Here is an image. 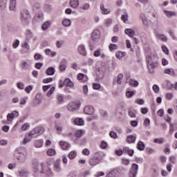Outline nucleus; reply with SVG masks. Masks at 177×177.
Instances as JSON below:
<instances>
[{"instance_id":"nucleus-1","label":"nucleus","mask_w":177,"mask_h":177,"mask_svg":"<svg viewBox=\"0 0 177 177\" xmlns=\"http://www.w3.org/2000/svg\"><path fill=\"white\" fill-rule=\"evenodd\" d=\"M45 129L42 127H37L30 131L28 136H26L22 141L23 145H27L29 142H31L32 138H37L39 135H42Z\"/></svg>"},{"instance_id":"nucleus-2","label":"nucleus","mask_w":177,"mask_h":177,"mask_svg":"<svg viewBox=\"0 0 177 177\" xmlns=\"http://www.w3.org/2000/svg\"><path fill=\"white\" fill-rule=\"evenodd\" d=\"M106 156V154L103 151H97L94 155L88 160V163L91 167H95L97 164H100L103 161V158Z\"/></svg>"},{"instance_id":"nucleus-3","label":"nucleus","mask_w":177,"mask_h":177,"mask_svg":"<svg viewBox=\"0 0 177 177\" xmlns=\"http://www.w3.org/2000/svg\"><path fill=\"white\" fill-rule=\"evenodd\" d=\"M15 153L17 155V158L21 164H23V162H26V160H27V157L28 156V152L27 151V148L24 147H18L15 150Z\"/></svg>"},{"instance_id":"nucleus-4","label":"nucleus","mask_w":177,"mask_h":177,"mask_svg":"<svg viewBox=\"0 0 177 177\" xmlns=\"http://www.w3.org/2000/svg\"><path fill=\"white\" fill-rule=\"evenodd\" d=\"M28 17H29L28 10L26 9L22 10L21 11V20L24 26H27V24H28L29 23Z\"/></svg>"},{"instance_id":"nucleus-5","label":"nucleus","mask_w":177,"mask_h":177,"mask_svg":"<svg viewBox=\"0 0 177 177\" xmlns=\"http://www.w3.org/2000/svg\"><path fill=\"white\" fill-rule=\"evenodd\" d=\"M121 175H122V170L120 168H116L109 171L106 175V177H120Z\"/></svg>"},{"instance_id":"nucleus-6","label":"nucleus","mask_w":177,"mask_h":177,"mask_svg":"<svg viewBox=\"0 0 177 177\" xmlns=\"http://www.w3.org/2000/svg\"><path fill=\"white\" fill-rule=\"evenodd\" d=\"M147 61L148 62L147 67L149 72L150 74H153L154 73V68L157 67V63L151 62V58H150V56L147 57Z\"/></svg>"},{"instance_id":"nucleus-7","label":"nucleus","mask_w":177,"mask_h":177,"mask_svg":"<svg viewBox=\"0 0 177 177\" xmlns=\"http://www.w3.org/2000/svg\"><path fill=\"white\" fill-rule=\"evenodd\" d=\"M139 169V165L136 163L131 165V168L129 171V177H136L138 175V171Z\"/></svg>"},{"instance_id":"nucleus-8","label":"nucleus","mask_w":177,"mask_h":177,"mask_svg":"<svg viewBox=\"0 0 177 177\" xmlns=\"http://www.w3.org/2000/svg\"><path fill=\"white\" fill-rule=\"evenodd\" d=\"M39 167H41V163H39V161L37 158H34L32 160V169L35 172V174H37V172H39Z\"/></svg>"},{"instance_id":"nucleus-9","label":"nucleus","mask_w":177,"mask_h":177,"mask_svg":"<svg viewBox=\"0 0 177 177\" xmlns=\"http://www.w3.org/2000/svg\"><path fill=\"white\" fill-rule=\"evenodd\" d=\"M41 170L39 171V174H44V175H46V176H50L52 175V169L49 167H47L46 169H44V165L43 162L40 164Z\"/></svg>"},{"instance_id":"nucleus-10","label":"nucleus","mask_w":177,"mask_h":177,"mask_svg":"<svg viewBox=\"0 0 177 177\" xmlns=\"http://www.w3.org/2000/svg\"><path fill=\"white\" fill-rule=\"evenodd\" d=\"M67 109L69 111H75V110L80 109V104L74 102H70L67 106Z\"/></svg>"},{"instance_id":"nucleus-11","label":"nucleus","mask_w":177,"mask_h":177,"mask_svg":"<svg viewBox=\"0 0 177 177\" xmlns=\"http://www.w3.org/2000/svg\"><path fill=\"white\" fill-rule=\"evenodd\" d=\"M91 38H92L93 41L97 42V41H99V39H100V31L97 29L94 30L93 31Z\"/></svg>"},{"instance_id":"nucleus-12","label":"nucleus","mask_w":177,"mask_h":177,"mask_svg":"<svg viewBox=\"0 0 177 177\" xmlns=\"http://www.w3.org/2000/svg\"><path fill=\"white\" fill-rule=\"evenodd\" d=\"M84 114H87L88 115H92L95 113V109L93 106L91 105H87L84 109Z\"/></svg>"},{"instance_id":"nucleus-13","label":"nucleus","mask_w":177,"mask_h":177,"mask_svg":"<svg viewBox=\"0 0 177 177\" xmlns=\"http://www.w3.org/2000/svg\"><path fill=\"white\" fill-rule=\"evenodd\" d=\"M72 122L75 124V125H78L79 127H82L85 124V121H84L83 118H76L72 119Z\"/></svg>"},{"instance_id":"nucleus-14","label":"nucleus","mask_w":177,"mask_h":177,"mask_svg":"<svg viewBox=\"0 0 177 177\" xmlns=\"http://www.w3.org/2000/svg\"><path fill=\"white\" fill-rule=\"evenodd\" d=\"M59 145L62 150H68L71 147V145L66 141H59Z\"/></svg>"},{"instance_id":"nucleus-15","label":"nucleus","mask_w":177,"mask_h":177,"mask_svg":"<svg viewBox=\"0 0 177 177\" xmlns=\"http://www.w3.org/2000/svg\"><path fill=\"white\" fill-rule=\"evenodd\" d=\"M77 52L82 56H86V50L85 49V46L80 44L77 47Z\"/></svg>"},{"instance_id":"nucleus-16","label":"nucleus","mask_w":177,"mask_h":177,"mask_svg":"<svg viewBox=\"0 0 177 177\" xmlns=\"http://www.w3.org/2000/svg\"><path fill=\"white\" fill-rule=\"evenodd\" d=\"M77 78L78 81H81V82H86L88 81V76L86 75H84V73H78Z\"/></svg>"},{"instance_id":"nucleus-17","label":"nucleus","mask_w":177,"mask_h":177,"mask_svg":"<svg viewBox=\"0 0 177 177\" xmlns=\"http://www.w3.org/2000/svg\"><path fill=\"white\" fill-rule=\"evenodd\" d=\"M154 34L156 38H158V39H160L161 41H162V42H167V36H165V35L158 34V32H157V31L156 30H154Z\"/></svg>"},{"instance_id":"nucleus-18","label":"nucleus","mask_w":177,"mask_h":177,"mask_svg":"<svg viewBox=\"0 0 177 177\" xmlns=\"http://www.w3.org/2000/svg\"><path fill=\"white\" fill-rule=\"evenodd\" d=\"M69 5L71 8H73V9H77L78 6H80V1L78 0H71L69 1Z\"/></svg>"},{"instance_id":"nucleus-19","label":"nucleus","mask_w":177,"mask_h":177,"mask_svg":"<svg viewBox=\"0 0 177 177\" xmlns=\"http://www.w3.org/2000/svg\"><path fill=\"white\" fill-rule=\"evenodd\" d=\"M126 140L127 143H135L136 142V134L128 136Z\"/></svg>"},{"instance_id":"nucleus-20","label":"nucleus","mask_w":177,"mask_h":177,"mask_svg":"<svg viewBox=\"0 0 177 177\" xmlns=\"http://www.w3.org/2000/svg\"><path fill=\"white\" fill-rule=\"evenodd\" d=\"M123 153H125V154H129L130 157H132L135 153V151H133V149H131L128 147H126L123 148Z\"/></svg>"},{"instance_id":"nucleus-21","label":"nucleus","mask_w":177,"mask_h":177,"mask_svg":"<svg viewBox=\"0 0 177 177\" xmlns=\"http://www.w3.org/2000/svg\"><path fill=\"white\" fill-rule=\"evenodd\" d=\"M163 73L167 75H171V77H175L176 75L174 68H166L164 70Z\"/></svg>"},{"instance_id":"nucleus-22","label":"nucleus","mask_w":177,"mask_h":177,"mask_svg":"<svg viewBox=\"0 0 177 177\" xmlns=\"http://www.w3.org/2000/svg\"><path fill=\"white\" fill-rule=\"evenodd\" d=\"M136 114H138V111L136 109H129L128 115L131 118H136Z\"/></svg>"},{"instance_id":"nucleus-23","label":"nucleus","mask_w":177,"mask_h":177,"mask_svg":"<svg viewBox=\"0 0 177 177\" xmlns=\"http://www.w3.org/2000/svg\"><path fill=\"white\" fill-rule=\"evenodd\" d=\"M146 147V145H145L144 142L142 141H138L137 143V149L138 150H139L140 151H143V150H145V148Z\"/></svg>"},{"instance_id":"nucleus-24","label":"nucleus","mask_w":177,"mask_h":177,"mask_svg":"<svg viewBox=\"0 0 177 177\" xmlns=\"http://www.w3.org/2000/svg\"><path fill=\"white\" fill-rule=\"evenodd\" d=\"M100 10L102 15H109L111 12L110 9L104 8V4L103 3L100 4Z\"/></svg>"},{"instance_id":"nucleus-25","label":"nucleus","mask_w":177,"mask_h":177,"mask_svg":"<svg viewBox=\"0 0 177 177\" xmlns=\"http://www.w3.org/2000/svg\"><path fill=\"white\" fill-rule=\"evenodd\" d=\"M84 133H85V131H84L83 129H77L75 131V138H81Z\"/></svg>"},{"instance_id":"nucleus-26","label":"nucleus","mask_w":177,"mask_h":177,"mask_svg":"<svg viewBox=\"0 0 177 177\" xmlns=\"http://www.w3.org/2000/svg\"><path fill=\"white\" fill-rule=\"evenodd\" d=\"M124 33L126 34V35H128L131 38H132L133 37V35H135V31H133L131 28H126L124 30Z\"/></svg>"},{"instance_id":"nucleus-27","label":"nucleus","mask_w":177,"mask_h":177,"mask_svg":"<svg viewBox=\"0 0 177 177\" xmlns=\"http://www.w3.org/2000/svg\"><path fill=\"white\" fill-rule=\"evenodd\" d=\"M64 85H65V86H69V88H73L74 83L71 82V80L67 78L64 81Z\"/></svg>"},{"instance_id":"nucleus-28","label":"nucleus","mask_w":177,"mask_h":177,"mask_svg":"<svg viewBox=\"0 0 177 177\" xmlns=\"http://www.w3.org/2000/svg\"><path fill=\"white\" fill-rule=\"evenodd\" d=\"M164 13L167 17H172L174 16H176V12L175 11L165 10Z\"/></svg>"},{"instance_id":"nucleus-29","label":"nucleus","mask_w":177,"mask_h":177,"mask_svg":"<svg viewBox=\"0 0 177 177\" xmlns=\"http://www.w3.org/2000/svg\"><path fill=\"white\" fill-rule=\"evenodd\" d=\"M44 146V140L40 139V140H37L35 142V147L39 149Z\"/></svg>"},{"instance_id":"nucleus-30","label":"nucleus","mask_w":177,"mask_h":177,"mask_svg":"<svg viewBox=\"0 0 177 177\" xmlns=\"http://www.w3.org/2000/svg\"><path fill=\"white\" fill-rule=\"evenodd\" d=\"M19 176L28 177V176H30V173L27 170L22 169L19 171Z\"/></svg>"},{"instance_id":"nucleus-31","label":"nucleus","mask_w":177,"mask_h":177,"mask_svg":"<svg viewBox=\"0 0 177 177\" xmlns=\"http://www.w3.org/2000/svg\"><path fill=\"white\" fill-rule=\"evenodd\" d=\"M50 27V21H46L42 24L41 30H43V31H46V30H48V28H49Z\"/></svg>"},{"instance_id":"nucleus-32","label":"nucleus","mask_w":177,"mask_h":177,"mask_svg":"<svg viewBox=\"0 0 177 177\" xmlns=\"http://www.w3.org/2000/svg\"><path fill=\"white\" fill-rule=\"evenodd\" d=\"M46 74L47 75H55V68L49 67L46 71Z\"/></svg>"},{"instance_id":"nucleus-33","label":"nucleus","mask_w":177,"mask_h":177,"mask_svg":"<svg viewBox=\"0 0 177 177\" xmlns=\"http://www.w3.org/2000/svg\"><path fill=\"white\" fill-rule=\"evenodd\" d=\"M55 128L57 132H62L63 131V125L59 122H55Z\"/></svg>"},{"instance_id":"nucleus-34","label":"nucleus","mask_w":177,"mask_h":177,"mask_svg":"<svg viewBox=\"0 0 177 177\" xmlns=\"http://www.w3.org/2000/svg\"><path fill=\"white\" fill-rule=\"evenodd\" d=\"M127 82L131 85V86H138V85H139V82L138 81L132 79L127 80Z\"/></svg>"},{"instance_id":"nucleus-35","label":"nucleus","mask_w":177,"mask_h":177,"mask_svg":"<svg viewBox=\"0 0 177 177\" xmlns=\"http://www.w3.org/2000/svg\"><path fill=\"white\" fill-rule=\"evenodd\" d=\"M68 157L69 160H74V158H75V157H77V151H71L68 154Z\"/></svg>"},{"instance_id":"nucleus-36","label":"nucleus","mask_w":177,"mask_h":177,"mask_svg":"<svg viewBox=\"0 0 177 177\" xmlns=\"http://www.w3.org/2000/svg\"><path fill=\"white\" fill-rule=\"evenodd\" d=\"M89 8H91V5L88 3H84L80 6V9L82 10H89Z\"/></svg>"},{"instance_id":"nucleus-37","label":"nucleus","mask_w":177,"mask_h":177,"mask_svg":"<svg viewBox=\"0 0 177 177\" xmlns=\"http://www.w3.org/2000/svg\"><path fill=\"white\" fill-rule=\"evenodd\" d=\"M127 53L125 52L118 51L115 53V56L118 57V59H122V57H125Z\"/></svg>"},{"instance_id":"nucleus-38","label":"nucleus","mask_w":177,"mask_h":177,"mask_svg":"<svg viewBox=\"0 0 177 177\" xmlns=\"http://www.w3.org/2000/svg\"><path fill=\"white\" fill-rule=\"evenodd\" d=\"M140 19H141V20L142 21V24H144V26H149V21H147V18H146L145 15L140 14Z\"/></svg>"},{"instance_id":"nucleus-39","label":"nucleus","mask_w":177,"mask_h":177,"mask_svg":"<svg viewBox=\"0 0 177 177\" xmlns=\"http://www.w3.org/2000/svg\"><path fill=\"white\" fill-rule=\"evenodd\" d=\"M21 68L22 70H24L25 71L26 70H28V68H30V64H28V62L24 61L21 63Z\"/></svg>"},{"instance_id":"nucleus-40","label":"nucleus","mask_w":177,"mask_h":177,"mask_svg":"<svg viewBox=\"0 0 177 177\" xmlns=\"http://www.w3.org/2000/svg\"><path fill=\"white\" fill-rule=\"evenodd\" d=\"M62 25L64 27H70V26H71V20L66 19H64L62 21Z\"/></svg>"},{"instance_id":"nucleus-41","label":"nucleus","mask_w":177,"mask_h":177,"mask_svg":"<svg viewBox=\"0 0 177 177\" xmlns=\"http://www.w3.org/2000/svg\"><path fill=\"white\" fill-rule=\"evenodd\" d=\"M16 9V0L10 1V10H15Z\"/></svg>"},{"instance_id":"nucleus-42","label":"nucleus","mask_w":177,"mask_h":177,"mask_svg":"<svg viewBox=\"0 0 177 177\" xmlns=\"http://www.w3.org/2000/svg\"><path fill=\"white\" fill-rule=\"evenodd\" d=\"M128 19H129V15L127 12H125L121 17V20H122L124 23H127L128 21Z\"/></svg>"},{"instance_id":"nucleus-43","label":"nucleus","mask_w":177,"mask_h":177,"mask_svg":"<svg viewBox=\"0 0 177 177\" xmlns=\"http://www.w3.org/2000/svg\"><path fill=\"white\" fill-rule=\"evenodd\" d=\"M54 170L55 172H60L62 171V167L60 166V164L56 162L54 164Z\"/></svg>"},{"instance_id":"nucleus-44","label":"nucleus","mask_w":177,"mask_h":177,"mask_svg":"<svg viewBox=\"0 0 177 177\" xmlns=\"http://www.w3.org/2000/svg\"><path fill=\"white\" fill-rule=\"evenodd\" d=\"M124 78V75L120 73L118 77H117V83L119 85H121V84H122V80Z\"/></svg>"},{"instance_id":"nucleus-45","label":"nucleus","mask_w":177,"mask_h":177,"mask_svg":"<svg viewBox=\"0 0 177 177\" xmlns=\"http://www.w3.org/2000/svg\"><path fill=\"white\" fill-rule=\"evenodd\" d=\"M57 100L58 104H62V103L64 102V96L62 95H58Z\"/></svg>"},{"instance_id":"nucleus-46","label":"nucleus","mask_w":177,"mask_h":177,"mask_svg":"<svg viewBox=\"0 0 177 177\" xmlns=\"http://www.w3.org/2000/svg\"><path fill=\"white\" fill-rule=\"evenodd\" d=\"M109 48V50L111 52H113V50H117V49H118V45L111 44Z\"/></svg>"},{"instance_id":"nucleus-47","label":"nucleus","mask_w":177,"mask_h":177,"mask_svg":"<svg viewBox=\"0 0 177 177\" xmlns=\"http://www.w3.org/2000/svg\"><path fill=\"white\" fill-rule=\"evenodd\" d=\"M165 142L164 138H155L153 143H158V145H162Z\"/></svg>"},{"instance_id":"nucleus-48","label":"nucleus","mask_w":177,"mask_h":177,"mask_svg":"<svg viewBox=\"0 0 177 177\" xmlns=\"http://www.w3.org/2000/svg\"><path fill=\"white\" fill-rule=\"evenodd\" d=\"M66 136H68V138H70V139H71V140H73V142H77V138H75V136H74V133H68L66 134Z\"/></svg>"},{"instance_id":"nucleus-49","label":"nucleus","mask_w":177,"mask_h":177,"mask_svg":"<svg viewBox=\"0 0 177 177\" xmlns=\"http://www.w3.org/2000/svg\"><path fill=\"white\" fill-rule=\"evenodd\" d=\"M34 58L35 60H43L44 57L39 53H36L34 55Z\"/></svg>"},{"instance_id":"nucleus-50","label":"nucleus","mask_w":177,"mask_h":177,"mask_svg":"<svg viewBox=\"0 0 177 177\" xmlns=\"http://www.w3.org/2000/svg\"><path fill=\"white\" fill-rule=\"evenodd\" d=\"M46 153H47V155L52 156L56 154V151H55V149H49Z\"/></svg>"},{"instance_id":"nucleus-51","label":"nucleus","mask_w":177,"mask_h":177,"mask_svg":"<svg viewBox=\"0 0 177 177\" xmlns=\"http://www.w3.org/2000/svg\"><path fill=\"white\" fill-rule=\"evenodd\" d=\"M113 24V19L108 18L105 20V26L106 27H110V26H111V24Z\"/></svg>"},{"instance_id":"nucleus-52","label":"nucleus","mask_w":177,"mask_h":177,"mask_svg":"<svg viewBox=\"0 0 177 177\" xmlns=\"http://www.w3.org/2000/svg\"><path fill=\"white\" fill-rule=\"evenodd\" d=\"M28 129H30V124L25 123L21 126L22 131H28Z\"/></svg>"},{"instance_id":"nucleus-53","label":"nucleus","mask_w":177,"mask_h":177,"mask_svg":"<svg viewBox=\"0 0 177 177\" xmlns=\"http://www.w3.org/2000/svg\"><path fill=\"white\" fill-rule=\"evenodd\" d=\"M20 45V41H19V39H17L16 41H15L12 44V48H14V49H17V48H19V46Z\"/></svg>"},{"instance_id":"nucleus-54","label":"nucleus","mask_w":177,"mask_h":177,"mask_svg":"<svg viewBox=\"0 0 177 177\" xmlns=\"http://www.w3.org/2000/svg\"><path fill=\"white\" fill-rule=\"evenodd\" d=\"M53 92H55V87H51L50 90L47 93V97H50L52 95H53Z\"/></svg>"},{"instance_id":"nucleus-55","label":"nucleus","mask_w":177,"mask_h":177,"mask_svg":"<svg viewBox=\"0 0 177 177\" xmlns=\"http://www.w3.org/2000/svg\"><path fill=\"white\" fill-rule=\"evenodd\" d=\"M32 89H33L32 85L27 86L25 88V92H26V93H31V91H32Z\"/></svg>"},{"instance_id":"nucleus-56","label":"nucleus","mask_w":177,"mask_h":177,"mask_svg":"<svg viewBox=\"0 0 177 177\" xmlns=\"http://www.w3.org/2000/svg\"><path fill=\"white\" fill-rule=\"evenodd\" d=\"M129 162H131V160L129 159H127L125 158H122V164L124 165H129Z\"/></svg>"},{"instance_id":"nucleus-57","label":"nucleus","mask_w":177,"mask_h":177,"mask_svg":"<svg viewBox=\"0 0 177 177\" xmlns=\"http://www.w3.org/2000/svg\"><path fill=\"white\" fill-rule=\"evenodd\" d=\"M27 100H28V97H25L21 99L19 104L24 106V104H26V103H27Z\"/></svg>"},{"instance_id":"nucleus-58","label":"nucleus","mask_w":177,"mask_h":177,"mask_svg":"<svg viewBox=\"0 0 177 177\" xmlns=\"http://www.w3.org/2000/svg\"><path fill=\"white\" fill-rule=\"evenodd\" d=\"M169 161L171 162L172 164H175L176 162V156H171L169 158Z\"/></svg>"},{"instance_id":"nucleus-59","label":"nucleus","mask_w":177,"mask_h":177,"mask_svg":"<svg viewBox=\"0 0 177 177\" xmlns=\"http://www.w3.org/2000/svg\"><path fill=\"white\" fill-rule=\"evenodd\" d=\"M14 118H15L12 116V113H8L7 115V121H8V122H12Z\"/></svg>"},{"instance_id":"nucleus-60","label":"nucleus","mask_w":177,"mask_h":177,"mask_svg":"<svg viewBox=\"0 0 177 177\" xmlns=\"http://www.w3.org/2000/svg\"><path fill=\"white\" fill-rule=\"evenodd\" d=\"M162 50L165 55H168V53H169L168 48H167L165 45L162 46Z\"/></svg>"},{"instance_id":"nucleus-61","label":"nucleus","mask_w":177,"mask_h":177,"mask_svg":"<svg viewBox=\"0 0 177 177\" xmlns=\"http://www.w3.org/2000/svg\"><path fill=\"white\" fill-rule=\"evenodd\" d=\"M52 81H53V78L48 77V78L43 80V83L44 84H49V82H52Z\"/></svg>"},{"instance_id":"nucleus-62","label":"nucleus","mask_w":177,"mask_h":177,"mask_svg":"<svg viewBox=\"0 0 177 177\" xmlns=\"http://www.w3.org/2000/svg\"><path fill=\"white\" fill-rule=\"evenodd\" d=\"M153 90L155 93H158V92H160V87L158 86V85L154 84L153 86Z\"/></svg>"},{"instance_id":"nucleus-63","label":"nucleus","mask_w":177,"mask_h":177,"mask_svg":"<svg viewBox=\"0 0 177 177\" xmlns=\"http://www.w3.org/2000/svg\"><path fill=\"white\" fill-rule=\"evenodd\" d=\"M93 89H95V90L100 89V88H101L100 84L94 83L93 84Z\"/></svg>"},{"instance_id":"nucleus-64","label":"nucleus","mask_w":177,"mask_h":177,"mask_svg":"<svg viewBox=\"0 0 177 177\" xmlns=\"http://www.w3.org/2000/svg\"><path fill=\"white\" fill-rule=\"evenodd\" d=\"M17 88H19V89H24V83H23V82H18L17 84Z\"/></svg>"}]
</instances>
